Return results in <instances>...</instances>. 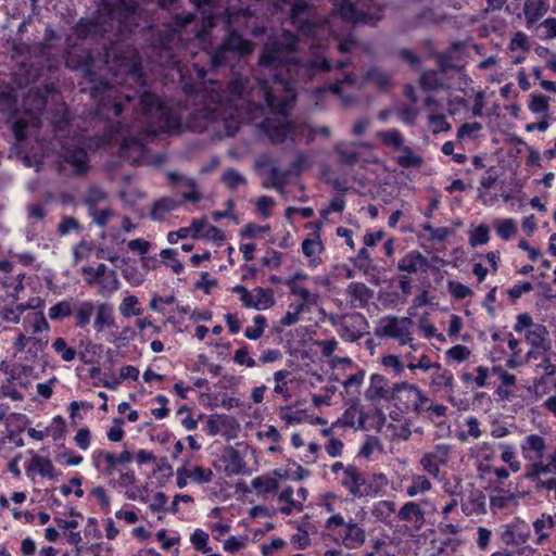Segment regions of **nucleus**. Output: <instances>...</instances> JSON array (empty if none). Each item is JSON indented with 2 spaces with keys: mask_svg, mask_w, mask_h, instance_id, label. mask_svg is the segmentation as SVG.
I'll use <instances>...</instances> for the list:
<instances>
[{
  "mask_svg": "<svg viewBox=\"0 0 556 556\" xmlns=\"http://www.w3.org/2000/svg\"><path fill=\"white\" fill-rule=\"evenodd\" d=\"M394 395L392 397H399L403 391L407 392V402L405 408H409V402H412V408L415 413L420 414L425 410V405L430 402L422 391L415 384L408 382H400L394 384Z\"/></svg>",
  "mask_w": 556,
  "mask_h": 556,
  "instance_id": "obj_9",
  "label": "nucleus"
},
{
  "mask_svg": "<svg viewBox=\"0 0 556 556\" xmlns=\"http://www.w3.org/2000/svg\"><path fill=\"white\" fill-rule=\"evenodd\" d=\"M223 181L230 188L236 189L239 185H244L247 179L233 168H228L223 175Z\"/></svg>",
  "mask_w": 556,
  "mask_h": 556,
  "instance_id": "obj_50",
  "label": "nucleus"
},
{
  "mask_svg": "<svg viewBox=\"0 0 556 556\" xmlns=\"http://www.w3.org/2000/svg\"><path fill=\"white\" fill-rule=\"evenodd\" d=\"M549 109V97L541 93H532L529 102V110L533 114L547 113Z\"/></svg>",
  "mask_w": 556,
  "mask_h": 556,
  "instance_id": "obj_36",
  "label": "nucleus"
},
{
  "mask_svg": "<svg viewBox=\"0 0 556 556\" xmlns=\"http://www.w3.org/2000/svg\"><path fill=\"white\" fill-rule=\"evenodd\" d=\"M541 473H556V452L549 456V462L546 465L540 462L532 464L525 473V478L527 480H535Z\"/></svg>",
  "mask_w": 556,
  "mask_h": 556,
  "instance_id": "obj_22",
  "label": "nucleus"
},
{
  "mask_svg": "<svg viewBox=\"0 0 556 556\" xmlns=\"http://www.w3.org/2000/svg\"><path fill=\"white\" fill-rule=\"evenodd\" d=\"M490 229L486 225H479L469 237V243L472 248L488 243L490 240Z\"/></svg>",
  "mask_w": 556,
  "mask_h": 556,
  "instance_id": "obj_43",
  "label": "nucleus"
},
{
  "mask_svg": "<svg viewBox=\"0 0 556 556\" xmlns=\"http://www.w3.org/2000/svg\"><path fill=\"white\" fill-rule=\"evenodd\" d=\"M213 471L208 468L195 466L192 471H189V478L197 483H208L213 479Z\"/></svg>",
  "mask_w": 556,
  "mask_h": 556,
  "instance_id": "obj_52",
  "label": "nucleus"
},
{
  "mask_svg": "<svg viewBox=\"0 0 556 556\" xmlns=\"http://www.w3.org/2000/svg\"><path fill=\"white\" fill-rule=\"evenodd\" d=\"M346 294L352 302H358L361 307H365L374 296V291L363 282H352L346 288Z\"/></svg>",
  "mask_w": 556,
  "mask_h": 556,
  "instance_id": "obj_17",
  "label": "nucleus"
},
{
  "mask_svg": "<svg viewBox=\"0 0 556 556\" xmlns=\"http://www.w3.org/2000/svg\"><path fill=\"white\" fill-rule=\"evenodd\" d=\"M53 470V464L48 457L35 455L26 466L27 473L38 472L41 477L50 476Z\"/></svg>",
  "mask_w": 556,
  "mask_h": 556,
  "instance_id": "obj_23",
  "label": "nucleus"
},
{
  "mask_svg": "<svg viewBox=\"0 0 556 556\" xmlns=\"http://www.w3.org/2000/svg\"><path fill=\"white\" fill-rule=\"evenodd\" d=\"M388 387L389 380L384 376L374 374L370 377V386L365 392V397L371 402L379 401L381 399L387 401H402L401 394H399V397H392L395 393L394 386L391 390H389Z\"/></svg>",
  "mask_w": 556,
  "mask_h": 556,
  "instance_id": "obj_8",
  "label": "nucleus"
},
{
  "mask_svg": "<svg viewBox=\"0 0 556 556\" xmlns=\"http://www.w3.org/2000/svg\"><path fill=\"white\" fill-rule=\"evenodd\" d=\"M289 289L290 292L294 295H299L303 302L302 303H313L314 298L311 291L304 287L299 286L298 283H293V281H286L285 282Z\"/></svg>",
  "mask_w": 556,
  "mask_h": 556,
  "instance_id": "obj_59",
  "label": "nucleus"
},
{
  "mask_svg": "<svg viewBox=\"0 0 556 556\" xmlns=\"http://www.w3.org/2000/svg\"><path fill=\"white\" fill-rule=\"evenodd\" d=\"M294 50V43L285 45L280 41L266 43L258 58V67L268 70L270 78H258V92L268 109L287 116L296 100L295 81L286 77L290 72L287 54Z\"/></svg>",
  "mask_w": 556,
  "mask_h": 556,
  "instance_id": "obj_1",
  "label": "nucleus"
},
{
  "mask_svg": "<svg viewBox=\"0 0 556 556\" xmlns=\"http://www.w3.org/2000/svg\"><path fill=\"white\" fill-rule=\"evenodd\" d=\"M94 311V304L91 301L81 302L76 312V326L84 328L90 323L91 315Z\"/></svg>",
  "mask_w": 556,
  "mask_h": 556,
  "instance_id": "obj_33",
  "label": "nucleus"
},
{
  "mask_svg": "<svg viewBox=\"0 0 556 556\" xmlns=\"http://www.w3.org/2000/svg\"><path fill=\"white\" fill-rule=\"evenodd\" d=\"M434 458L435 456L433 454H425L420 459V464L425 471L433 477H437L440 472V468L439 465L434 462Z\"/></svg>",
  "mask_w": 556,
  "mask_h": 556,
  "instance_id": "obj_61",
  "label": "nucleus"
},
{
  "mask_svg": "<svg viewBox=\"0 0 556 556\" xmlns=\"http://www.w3.org/2000/svg\"><path fill=\"white\" fill-rule=\"evenodd\" d=\"M106 199V193L99 187H91L88 189L84 203L89 207V211H93L96 206Z\"/></svg>",
  "mask_w": 556,
  "mask_h": 556,
  "instance_id": "obj_41",
  "label": "nucleus"
},
{
  "mask_svg": "<svg viewBox=\"0 0 556 556\" xmlns=\"http://www.w3.org/2000/svg\"><path fill=\"white\" fill-rule=\"evenodd\" d=\"M365 79L374 81L380 89H382L388 86L391 77L388 74L379 71V68L376 66H371L366 72Z\"/></svg>",
  "mask_w": 556,
  "mask_h": 556,
  "instance_id": "obj_42",
  "label": "nucleus"
},
{
  "mask_svg": "<svg viewBox=\"0 0 556 556\" xmlns=\"http://www.w3.org/2000/svg\"><path fill=\"white\" fill-rule=\"evenodd\" d=\"M549 4L547 0H527L525 10L532 13L533 16H543L547 13Z\"/></svg>",
  "mask_w": 556,
  "mask_h": 556,
  "instance_id": "obj_46",
  "label": "nucleus"
},
{
  "mask_svg": "<svg viewBox=\"0 0 556 556\" xmlns=\"http://www.w3.org/2000/svg\"><path fill=\"white\" fill-rule=\"evenodd\" d=\"M208 534L200 529H197L190 538L194 548L204 554L211 552V547L207 546Z\"/></svg>",
  "mask_w": 556,
  "mask_h": 556,
  "instance_id": "obj_45",
  "label": "nucleus"
},
{
  "mask_svg": "<svg viewBox=\"0 0 556 556\" xmlns=\"http://www.w3.org/2000/svg\"><path fill=\"white\" fill-rule=\"evenodd\" d=\"M293 66H298L299 70L302 71L309 78H312L315 70H319L320 72L327 73L330 72L332 68L330 62L327 59L314 60L308 64L304 65L293 64Z\"/></svg>",
  "mask_w": 556,
  "mask_h": 556,
  "instance_id": "obj_34",
  "label": "nucleus"
},
{
  "mask_svg": "<svg viewBox=\"0 0 556 556\" xmlns=\"http://www.w3.org/2000/svg\"><path fill=\"white\" fill-rule=\"evenodd\" d=\"M181 200L164 197L153 203L150 217L153 220H163L165 214L176 210L181 204Z\"/></svg>",
  "mask_w": 556,
  "mask_h": 556,
  "instance_id": "obj_19",
  "label": "nucleus"
},
{
  "mask_svg": "<svg viewBox=\"0 0 556 556\" xmlns=\"http://www.w3.org/2000/svg\"><path fill=\"white\" fill-rule=\"evenodd\" d=\"M49 318L51 320H60L73 315V299L63 300L49 308Z\"/></svg>",
  "mask_w": 556,
  "mask_h": 556,
  "instance_id": "obj_26",
  "label": "nucleus"
},
{
  "mask_svg": "<svg viewBox=\"0 0 556 556\" xmlns=\"http://www.w3.org/2000/svg\"><path fill=\"white\" fill-rule=\"evenodd\" d=\"M67 162L74 167L77 175H85L89 169L88 155L84 149L74 150L67 157Z\"/></svg>",
  "mask_w": 556,
  "mask_h": 556,
  "instance_id": "obj_24",
  "label": "nucleus"
},
{
  "mask_svg": "<svg viewBox=\"0 0 556 556\" xmlns=\"http://www.w3.org/2000/svg\"><path fill=\"white\" fill-rule=\"evenodd\" d=\"M399 58L409 64L410 67L418 70L421 65L420 58L410 49L403 48L399 50Z\"/></svg>",
  "mask_w": 556,
  "mask_h": 556,
  "instance_id": "obj_56",
  "label": "nucleus"
},
{
  "mask_svg": "<svg viewBox=\"0 0 556 556\" xmlns=\"http://www.w3.org/2000/svg\"><path fill=\"white\" fill-rule=\"evenodd\" d=\"M255 295H254V304H257V306H254L255 309H267L275 304V298H274V291L269 288L264 289L261 287H256L254 289Z\"/></svg>",
  "mask_w": 556,
  "mask_h": 556,
  "instance_id": "obj_28",
  "label": "nucleus"
},
{
  "mask_svg": "<svg viewBox=\"0 0 556 556\" xmlns=\"http://www.w3.org/2000/svg\"><path fill=\"white\" fill-rule=\"evenodd\" d=\"M66 422L62 416H55L49 427L46 428L47 435L50 434L54 441L64 439Z\"/></svg>",
  "mask_w": 556,
  "mask_h": 556,
  "instance_id": "obj_40",
  "label": "nucleus"
},
{
  "mask_svg": "<svg viewBox=\"0 0 556 556\" xmlns=\"http://www.w3.org/2000/svg\"><path fill=\"white\" fill-rule=\"evenodd\" d=\"M138 304V299L135 295H129L123 300V303L119 307L121 313L124 317H130V316H139L141 314V311L132 309V307Z\"/></svg>",
  "mask_w": 556,
  "mask_h": 556,
  "instance_id": "obj_54",
  "label": "nucleus"
},
{
  "mask_svg": "<svg viewBox=\"0 0 556 556\" xmlns=\"http://www.w3.org/2000/svg\"><path fill=\"white\" fill-rule=\"evenodd\" d=\"M123 97L127 105H130L138 116L147 121L159 118L162 130H175L181 126L180 117L163 105L156 94L147 90H134L131 93H124Z\"/></svg>",
  "mask_w": 556,
  "mask_h": 556,
  "instance_id": "obj_3",
  "label": "nucleus"
},
{
  "mask_svg": "<svg viewBox=\"0 0 556 556\" xmlns=\"http://www.w3.org/2000/svg\"><path fill=\"white\" fill-rule=\"evenodd\" d=\"M433 56H435L438 62V73L445 74L448 70H455L456 66L451 63L452 56L446 52H432Z\"/></svg>",
  "mask_w": 556,
  "mask_h": 556,
  "instance_id": "obj_55",
  "label": "nucleus"
},
{
  "mask_svg": "<svg viewBox=\"0 0 556 556\" xmlns=\"http://www.w3.org/2000/svg\"><path fill=\"white\" fill-rule=\"evenodd\" d=\"M106 270L108 267L103 263L99 264L97 268L91 266H85L81 268V273L87 276L85 282L88 286L97 283L105 275Z\"/></svg>",
  "mask_w": 556,
  "mask_h": 556,
  "instance_id": "obj_37",
  "label": "nucleus"
},
{
  "mask_svg": "<svg viewBox=\"0 0 556 556\" xmlns=\"http://www.w3.org/2000/svg\"><path fill=\"white\" fill-rule=\"evenodd\" d=\"M217 286L216 279H211L208 273L202 271L200 274V280L194 283V288L202 290L205 294L211 293V289Z\"/></svg>",
  "mask_w": 556,
  "mask_h": 556,
  "instance_id": "obj_60",
  "label": "nucleus"
},
{
  "mask_svg": "<svg viewBox=\"0 0 556 556\" xmlns=\"http://www.w3.org/2000/svg\"><path fill=\"white\" fill-rule=\"evenodd\" d=\"M403 155L396 157V163L401 167H419L422 164V159L419 155H414L409 147H403Z\"/></svg>",
  "mask_w": 556,
  "mask_h": 556,
  "instance_id": "obj_35",
  "label": "nucleus"
},
{
  "mask_svg": "<svg viewBox=\"0 0 556 556\" xmlns=\"http://www.w3.org/2000/svg\"><path fill=\"white\" fill-rule=\"evenodd\" d=\"M532 450L539 454V457H542V453L545 448V441L542 437L538 434H531L526 438V443L522 445V450Z\"/></svg>",
  "mask_w": 556,
  "mask_h": 556,
  "instance_id": "obj_51",
  "label": "nucleus"
},
{
  "mask_svg": "<svg viewBox=\"0 0 556 556\" xmlns=\"http://www.w3.org/2000/svg\"><path fill=\"white\" fill-rule=\"evenodd\" d=\"M470 350L466 345H455L446 351V356L457 362H464L470 356Z\"/></svg>",
  "mask_w": 556,
  "mask_h": 556,
  "instance_id": "obj_58",
  "label": "nucleus"
},
{
  "mask_svg": "<svg viewBox=\"0 0 556 556\" xmlns=\"http://www.w3.org/2000/svg\"><path fill=\"white\" fill-rule=\"evenodd\" d=\"M290 5V22L296 26L301 33H311L315 27V23L307 16L309 10L307 2L304 0H295L294 2L292 1Z\"/></svg>",
  "mask_w": 556,
  "mask_h": 556,
  "instance_id": "obj_10",
  "label": "nucleus"
},
{
  "mask_svg": "<svg viewBox=\"0 0 556 556\" xmlns=\"http://www.w3.org/2000/svg\"><path fill=\"white\" fill-rule=\"evenodd\" d=\"M252 486L257 494H268L276 492L279 489V483L268 476H260L252 480Z\"/></svg>",
  "mask_w": 556,
  "mask_h": 556,
  "instance_id": "obj_25",
  "label": "nucleus"
},
{
  "mask_svg": "<svg viewBox=\"0 0 556 556\" xmlns=\"http://www.w3.org/2000/svg\"><path fill=\"white\" fill-rule=\"evenodd\" d=\"M52 346L55 352L61 353L62 359L65 362L73 361L77 354L73 348L67 346V343L63 338H58L53 342Z\"/></svg>",
  "mask_w": 556,
  "mask_h": 556,
  "instance_id": "obj_48",
  "label": "nucleus"
},
{
  "mask_svg": "<svg viewBox=\"0 0 556 556\" xmlns=\"http://www.w3.org/2000/svg\"><path fill=\"white\" fill-rule=\"evenodd\" d=\"M93 327L97 330V332H102L105 327H116L112 305L108 303H99L97 305Z\"/></svg>",
  "mask_w": 556,
  "mask_h": 556,
  "instance_id": "obj_16",
  "label": "nucleus"
},
{
  "mask_svg": "<svg viewBox=\"0 0 556 556\" xmlns=\"http://www.w3.org/2000/svg\"><path fill=\"white\" fill-rule=\"evenodd\" d=\"M379 137L384 146L392 147L396 150L403 148V136L397 129L380 131Z\"/></svg>",
  "mask_w": 556,
  "mask_h": 556,
  "instance_id": "obj_38",
  "label": "nucleus"
},
{
  "mask_svg": "<svg viewBox=\"0 0 556 556\" xmlns=\"http://www.w3.org/2000/svg\"><path fill=\"white\" fill-rule=\"evenodd\" d=\"M137 4L126 0H104L103 8L98 16L80 17L73 27L75 36L85 40L87 38H102L106 40L103 45L105 56L116 58L115 45L124 37L134 33L138 27L136 22Z\"/></svg>",
  "mask_w": 556,
  "mask_h": 556,
  "instance_id": "obj_2",
  "label": "nucleus"
},
{
  "mask_svg": "<svg viewBox=\"0 0 556 556\" xmlns=\"http://www.w3.org/2000/svg\"><path fill=\"white\" fill-rule=\"evenodd\" d=\"M438 72L434 70L424 71L419 78V85L425 91H433L442 88V80L438 76Z\"/></svg>",
  "mask_w": 556,
  "mask_h": 556,
  "instance_id": "obj_27",
  "label": "nucleus"
},
{
  "mask_svg": "<svg viewBox=\"0 0 556 556\" xmlns=\"http://www.w3.org/2000/svg\"><path fill=\"white\" fill-rule=\"evenodd\" d=\"M348 531L343 538V543L348 548H354L364 544L366 534L364 529L359 528L356 523L349 522L346 525Z\"/></svg>",
  "mask_w": 556,
  "mask_h": 556,
  "instance_id": "obj_21",
  "label": "nucleus"
},
{
  "mask_svg": "<svg viewBox=\"0 0 556 556\" xmlns=\"http://www.w3.org/2000/svg\"><path fill=\"white\" fill-rule=\"evenodd\" d=\"M409 318L399 319L397 317L391 316L387 318V324L378 327L375 330L377 337H389L400 340L402 344L412 341L408 331V325L410 324Z\"/></svg>",
  "mask_w": 556,
  "mask_h": 556,
  "instance_id": "obj_7",
  "label": "nucleus"
},
{
  "mask_svg": "<svg viewBox=\"0 0 556 556\" xmlns=\"http://www.w3.org/2000/svg\"><path fill=\"white\" fill-rule=\"evenodd\" d=\"M395 511V503L392 501H380L372 509V515L377 520L388 522L390 516Z\"/></svg>",
  "mask_w": 556,
  "mask_h": 556,
  "instance_id": "obj_32",
  "label": "nucleus"
},
{
  "mask_svg": "<svg viewBox=\"0 0 556 556\" xmlns=\"http://www.w3.org/2000/svg\"><path fill=\"white\" fill-rule=\"evenodd\" d=\"M220 460L226 464L225 472L227 476L240 475L245 468L247 464L240 452L232 446H227Z\"/></svg>",
  "mask_w": 556,
  "mask_h": 556,
  "instance_id": "obj_12",
  "label": "nucleus"
},
{
  "mask_svg": "<svg viewBox=\"0 0 556 556\" xmlns=\"http://www.w3.org/2000/svg\"><path fill=\"white\" fill-rule=\"evenodd\" d=\"M359 413L358 417V428L364 429L365 428V416L363 414L359 399L356 397L352 400L351 406L343 413L342 417L339 418L334 424L333 427L337 425H343L345 427L353 428L355 426V417L356 414Z\"/></svg>",
  "mask_w": 556,
  "mask_h": 556,
  "instance_id": "obj_15",
  "label": "nucleus"
},
{
  "mask_svg": "<svg viewBox=\"0 0 556 556\" xmlns=\"http://www.w3.org/2000/svg\"><path fill=\"white\" fill-rule=\"evenodd\" d=\"M124 419L121 417L113 419V426L109 429L106 435L112 442H121L125 435L123 430Z\"/></svg>",
  "mask_w": 556,
  "mask_h": 556,
  "instance_id": "obj_53",
  "label": "nucleus"
},
{
  "mask_svg": "<svg viewBox=\"0 0 556 556\" xmlns=\"http://www.w3.org/2000/svg\"><path fill=\"white\" fill-rule=\"evenodd\" d=\"M252 52V43L237 31H230L212 55L214 66H224L238 56Z\"/></svg>",
  "mask_w": 556,
  "mask_h": 556,
  "instance_id": "obj_5",
  "label": "nucleus"
},
{
  "mask_svg": "<svg viewBox=\"0 0 556 556\" xmlns=\"http://www.w3.org/2000/svg\"><path fill=\"white\" fill-rule=\"evenodd\" d=\"M357 146L364 147L366 144L363 142L356 143V142H344V141L338 142L336 144L334 152L337 153V155L339 157V162L342 165L353 166L356 163H358L361 154L355 149Z\"/></svg>",
  "mask_w": 556,
  "mask_h": 556,
  "instance_id": "obj_13",
  "label": "nucleus"
},
{
  "mask_svg": "<svg viewBox=\"0 0 556 556\" xmlns=\"http://www.w3.org/2000/svg\"><path fill=\"white\" fill-rule=\"evenodd\" d=\"M195 8L197 11L201 12L204 24L208 27L215 25V16L212 13L213 0H189Z\"/></svg>",
  "mask_w": 556,
  "mask_h": 556,
  "instance_id": "obj_30",
  "label": "nucleus"
},
{
  "mask_svg": "<svg viewBox=\"0 0 556 556\" xmlns=\"http://www.w3.org/2000/svg\"><path fill=\"white\" fill-rule=\"evenodd\" d=\"M397 517L401 521H412L415 519L417 529L425 523V513L421 510L419 504L415 502L405 503L401 507Z\"/></svg>",
  "mask_w": 556,
  "mask_h": 556,
  "instance_id": "obj_20",
  "label": "nucleus"
},
{
  "mask_svg": "<svg viewBox=\"0 0 556 556\" xmlns=\"http://www.w3.org/2000/svg\"><path fill=\"white\" fill-rule=\"evenodd\" d=\"M548 331L544 325H535L534 329L529 330L526 334L527 342L532 349L551 350V342L547 340Z\"/></svg>",
  "mask_w": 556,
  "mask_h": 556,
  "instance_id": "obj_18",
  "label": "nucleus"
},
{
  "mask_svg": "<svg viewBox=\"0 0 556 556\" xmlns=\"http://www.w3.org/2000/svg\"><path fill=\"white\" fill-rule=\"evenodd\" d=\"M349 494L353 497H365L377 495V489L372 486L369 477L362 472L355 465H348L344 468V477L341 480Z\"/></svg>",
  "mask_w": 556,
  "mask_h": 556,
  "instance_id": "obj_6",
  "label": "nucleus"
},
{
  "mask_svg": "<svg viewBox=\"0 0 556 556\" xmlns=\"http://www.w3.org/2000/svg\"><path fill=\"white\" fill-rule=\"evenodd\" d=\"M431 489V482L425 476H416L413 483L407 488V495L415 496L419 492H426Z\"/></svg>",
  "mask_w": 556,
  "mask_h": 556,
  "instance_id": "obj_44",
  "label": "nucleus"
},
{
  "mask_svg": "<svg viewBox=\"0 0 556 556\" xmlns=\"http://www.w3.org/2000/svg\"><path fill=\"white\" fill-rule=\"evenodd\" d=\"M324 250V245L319 237L317 239H304L302 242V252L306 257H312Z\"/></svg>",
  "mask_w": 556,
  "mask_h": 556,
  "instance_id": "obj_47",
  "label": "nucleus"
},
{
  "mask_svg": "<svg viewBox=\"0 0 556 556\" xmlns=\"http://www.w3.org/2000/svg\"><path fill=\"white\" fill-rule=\"evenodd\" d=\"M453 374L450 370L444 369L442 372H437L432 376V383L434 386H443L451 388L453 386Z\"/></svg>",
  "mask_w": 556,
  "mask_h": 556,
  "instance_id": "obj_63",
  "label": "nucleus"
},
{
  "mask_svg": "<svg viewBox=\"0 0 556 556\" xmlns=\"http://www.w3.org/2000/svg\"><path fill=\"white\" fill-rule=\"evenodd\" d=\"M100 457H103L108 465L104 473L112 475L117 465L130 463L132 459V454L127 448L124 450L119 455H115L114 453L103 450L97 451L93 455V465L97 469L100 468Z\"/></svg>",
  "mask_w": 556,
  "mask_h": 556,
  "instance_id": "obj_11",
  "label": "nucleus"
},
{
  "mask_svg": "<svg viewBox=\"0 0 556 556\" xmlns=\"http://www.w3.org/2000/svg\"><path fill=\"white\" fill-rule=\"evenodd\" d=\"M295 125L292 122L282 123L273 128L270 139L275 143H283L294 132Z\"/></svg>",
  "mask_w": 556,
  "mask_h": 556,
  "instance_id": "obj_29",
  "label": "nucleus"
},
{
  "mask_svg": "<svg viewBox=\"0 0 556 556\" xmlns=\"http://www.w3.org/2000/svg\"><path fill=\"white\" fill-rule=\"evenodd\" d=\"M334 11L345 22L376 24L383 7L377 0H332Z\"/></svg>",
  "mask_w": 556,
  "mask_h": 556,
  "instance_id": "obj_4",
  "label": "nucleus"
},
{
  "mask_svg": "<svg viewBox=\"0 0 556 556\" xmlns=\"http://www.w3.org/2000/svg\"><path fill=\"white\" fill-rule=\"evenodd\" d=\"M270 179L269 181H264L263 187L264 188H270L274 187L278 189L280 192H283V186L287 182L288 173L287 170H281L277 167H271L269 170Z\"/></svg>",
  "mask_w": 556,
  "mask_h": 556,
  "instance_id": "obj_31",
  "label": "nucleus"
},
{
  "mask_svg": "<svg viewBox=\"0 0 556 556\" xmlns=\"http://www.w3.org/2000/svg\"><path fill=\"white\" fill-rule=\"evenodd\" d=\"M429 261L419 251H410L397 263V269L408 274H415L418 269L428 267Z\"/></svg>",
  "mask_w": 556,
  "mask_h": 556,
  "instance_id": "obj_14",
  "label": "nucleus"
},
{
  "mask_svg": "<svg viewBox=\"0 0 556 556\" xmlns=\"http://www.w3.org/2000/svg\"><path fill=\"white\" fill-rule=\"evenodd\" d=\"M509 49L513 51L516 49H521L525 52L529 51L530 45L528 42V37L521 31L516 33L510 40Z\"/></svg>",
  "mask_w": 556,
  "mask_h": 556,
  "instance_id": "obj_64",
  "label": "nucleus"
},
{
  "mask_svg": "<svg viewBox=\"0 0 556 556\" xmlns=\"http://www.w3.org/2000/svg\"><path fill=\"white\" fill-rule=\"evenodd\" d=\"M498 237L503 240L511 239L517 232V224L511 218L500 220L495 227Z\"/></svg>",
  "mask_w": 556,
  "mask_h": 556,
  "instance_id": "obj_39",
  "label": "nucleus"
},
{
  "mask_svg": "<svg viewBox=\"0 0 556 556\" xmlns=\"http://www.w3.org/2000/svg\"><path fill=\"white\" fill-rule=\"evenodd\" d=\"M160 256L164 260H170V268L175 274H180L184 270L182 263L176 258V250L164 249L161 251Z\"/></svg>",
  "mask_w": 556,
  "mask_h": 556,
  "instance_id": "obj_57",
  "label": "nucleus"
},
{
  "mask_svg": "<svg viewBox=\"0 0 556 556\" xmlns=\"http://www.w3.org/2000/svg\"><path fill=\"white\" fill-rule=\"evenodd\" d=\"M233 362L239 365H245L247 367H254L256 365L255 361L249 356V351L247 345L237 350L233 355Z\"/></svg>",
  "mask_w": 556,
  "mask_h": 556,
  "instance_id": "obj_62",
  "label": "nucleus"
},
{
  "mask_svg": "<svg viewBox=\"0 0 556 556\" xmlns=\"http://www.w3.org/2000/svg\"><path fill=\"white\" fill-rule=\"evenodd\" d=\"M447 289L450 293L457 300H463L472 294V290L469 287L454 280H450L447 282Z\"/></svg>",
  "mask_w": 556,
  "mask_h": 556,
  "instance_id": "obj_49",
  "label": "nucleus"
}]
</instances>
